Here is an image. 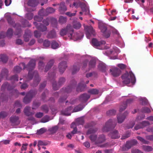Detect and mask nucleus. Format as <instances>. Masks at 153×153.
Segmentation results:
<instances>
[{
  "label": "nucleus",
  "mask_w": 153,
  "mask_h": 153,
  "mask_svg": "<svg viewBox=\"0 0 153 153\" xmlns=\"http://www.w3.org/2000/svg\"><path fill=\"white\" fill-rule=\"evenodd\" d=\"M60 34L62 36L67 34L70 39L74 41L80 39L83 36L82 33H74L72 27L70 25L67 26L66 29L62 30L60 32Z\"/></svg>",
  "instance_id": "f257e3e1"
},
{
  "label": "nucleus",
  "mask_w": 153,
  "mask_h": 153,
  "mask_svg": "<svg viewBox=\"0 0 153 153\" xmlns=\"http://www.w3.org/2000/svg\"><path fill=\"white\" fill-rule=\"evenodd\" d=\"M123 83L128 86L134 85L136 81L135 77L131 72H126L122 76Z\"/></svg>",
  "instance_id": "f03ea898"
},
{
  "label": "nucleus",
  "mask_w": 153,
  "mask_h": 153,
  "mask_svg": "<svg viewBox=\"0 0 153 153\" xmlns=\"http://www.w3.org/2000/svg\"><path fill=\"white\" fill-rule=\"evenodd\" d=\"M96 131V129L93 127L91 128L87 131V134H91L90 137L91 140L92 142H95L96 144H98L99 143H102L105 141V137L104 135H102L97 138L96 136L94 134Z\"/></svg>",
  "instance_id": "7ed1b4c3"
},
{
  "label": "nucleus",
  "mask_w": 153,
  "mask_h": 153,
  "mask_svg": "<svg viewBox=\"0 0 153 153\" xmlns=\"http://www.w3.org/2000/svg\"><path fill=\"white\" fill-rule=\"evenodd\" d=\"M84 121L82 118H78L76 120L75 123H73L71 125V127L74 128L73 130L71 132V133H68L66 135V137L69 138L71 139L72 137V134H74L77 133V130L76 129V126H79V125H82L83 124Z\"/></svg>",
  "instance_id": "20e7f679"
},
{
  "label": "nucleus",
  "mask_w": 153,
  "mask_h": 153,
  "mask_svg": "<svg viewBox=\"0 0 153 153\" xmlns=\"http://www.w3.org/2000/svg\"><path fill=\"white\" fill-rule=\"evenodd\" d=\"M120 52V50L117 48L116 47H114L110 50L109 52L105 51H104L103 53L106 55L110 56L111 59H118L117 56Z\"/></svg>",
  "instance_id": "39448f33"
},
{
  "label": "nucleus",
  "mask_w": 153,
  "mask_h": 153,
  "mask_svg": "<svg viewBox=\"0 0 153 153\" xmlns=\"http://www.w3.org/2000/svg\"><path fill=\"white\" fill-rule=\"evenodd\" d=\"M105 41H98L97 39H92L91 44V45L96 48L99 49H104L108 48L105 45Z\"/></svg>",
  "instance_id": "423d86ee"
},
{
  "label": "nucleus",
  "mask_w": 153,
  "mask_h": 153,
  "mask_svg": "<svg viewBox=\"0 0 153 153\" xmlns=\"http://www.w3.org/2000/svg\"><path fill=\"white\" fill-rule=\"evenodd\" d=\"M84 108V106L82 105H79L78 106L75 107L72 110V108L71 107H69L65 111H62L61 114L63 115L69 116L71 114V112H76L82 110Z\"/></svg>",
  "instance_id": "0eeeda50"
},
{
  "label": "nucleus",
  "mask_w": 153,
  "mask_h": 153,
  "mask_svg": "<svg viewBox=\"0 0 153 153\" xmlns=\"http://www.w3.org/2000/svg\"><path fill=\"white\" fill-rule=\"evenodd\" d=\"M71 7H75L76 8L80 7L82 9V11L83 13H85V15L88 14L89 13V10L87 6L83 3H81L80 2H74L73 5L70 4Z\"/></svg>",
  "instance_id": "6e6552de"
},
{
  "label": "nucleus",
  "mask_w": 153,
  "mask_h": 153,
  "mask_svg": "<svg viewBox=\"0 0 153 153\" xmlns=\"http://www.w3.org/2000/svg\"><path fill=\"white\" fill-rule=\"evenodd\" d=\"M108 72L110 74L115 77L119 76L121 73L120 70L114 66L110 67Z\"/></svg>",
  "instance_id": "1a4fd4ad"
},
{
  "label": "nucleus",
  "mask_w": 153,
  "mask_h": 153,
  "mask_svg": "<svg viewBox=\"0 0 153 153\" xmlns=\"http://www.w3.org/2000/svg\"><path fill=\"white\" fill-rule=\"evenodd\" d=\"M99 27L105 37L107 38L110 36L111 32L109 30H107L105 25L100 24L99 25Z\"/></svg>",
  "instance_id": "9d476101"
},
{
  "label": "nucleus",
  "mask_w": 153,
  "mask_h": 153,
  "mask_svg": "<svg viewBox=\"0 0 153 153\" xmlns=\"http://www.w3.org/2000/svg\"><path fill=\"white\" fill-rule=\"evenodd\" d=\"M43 22L44 24V25H42L40 24H38L36 22H34L33 23L37 29L40 30L42 31H44L47 30L46 26L48 25V21L46 19V20H43Z\"/></svg>",
  "instance_id": "9b49d317"
},
{
  "label": "nucleus",
  "mask_w": 153,
  "mask_h": 153,
  "mask_svg": "<svg viewBox=\"0 0 153 153\" xmlns=\"http://www.w3.org/2000/svg\"><path fill=\"white\" fill-rule=\"evenodd\" d=\"M115 125V122L114 120L110 119L106 122L103 128L104 131H106L108 130V128L113 127Z\"/></svg>",
  "instance_id": "f8f14e48"
},
{
  "label": "nucleus",
  "mask_w": 153,
  "mask_h": 153,
  "mask_svg": "<svg viewBox=\"0 0 153 153\" xmlns=\"http://www.w3.org/2000/svg\"><path fill=\"white\" fill-rule=\"evenodd\" d=\"M86 31V35L88 39H90L92 36L94 35V31L91 26H86L85 27Z\"/></svg>",
  "instance_id": "ddd939ff"
},
{
  "label": "nucleus",
  "mask_w": 153,
  "mask_h": 153,
  "mask_svg": "<svg viewBox=\"0 0 153 153\" xmlns=\"http://www.w3.org/2000/svg\"><path fill=\"white\" fill-rule=\"evenodd\" d=\"M35 65V62L34 60L32 59L30 61L27 65V68L29 70L28 77L30 79L32 78L33 76L30 75V70H32L34 68Z\"/></svg>",
  "instance_id": "4468645a"
},
{
  "label": "nucleus",
  "mask_w": 153,
  "mask_h": 153,
  "mask_svg": "<svg viewBox=\"0 0 153 153\" xmlns=\"http://www.w3.org/2000/svg\"><path fill=\"white\" fill-rule=\"evenodd\" d=\"M35 94V92H33L32 91H30L28 93L25 97L24 98L23 101L24 103H27L29 102L33 95Z\"/></svg>",
  "instance_id": "2eb2a0df"
},
{
  "label": "nucleus",
  "mask_w": 153,
  "mask_h": 153,
  "mask_svg": "<svg viewBox=\"0 0 153 153\" xmlns=\"http://www.w3.org/2000/svg\"><path fill=\"white\" fill-rule=\"evenodd\" d=\"M58 67L60 72L63 73L67 67L66 62L65 61H62L60 62Z\"/></svg>",
  "instance_id": "dca6fc26"
},
{
  "label": "nucleus",
  "mask_w": 153,
  "mask_h": 153,
  "mask_svg": "<svg viewBox=\"0 0 153 153\" xmlns=\"http://www.w3.org/2000/svg\"><path fill=\"white\" fill-rule=\"evenodd\" d=\"M137 143V141L134 140H132L130 141H127L126 142L125 146L127 149H130L132 146L136 144Z\"/></svg>",
  "instance_id": "f3484780"
},
{
  "label": "nucleus",
  "mask_w": 153,
  "mask_h": 153,
  "mask_svg": "<svg viewBox=\"0 0 153 153\" xmlns=\"http://www.w3.org/2000/svg\"><path fill=\"white\" fill-rule=\"evenodd\" d=\"M128 114V113L126 112L124 114L122 115H119L117 116L118 122L119 123H122L124 120L126 116Z\"/></svg>",
  "instance_id": "a211bd4d"
},
{
  "label": "nucleus",
  "mask_w": 153,
  "mask_h": 153,
  "mask_svg": "<svg viewBox=\"0 0 153 153\" xmlns=\"http://www.w3.org/2000/svg\"><path fill=\"white\" fill-rule=\"evenodd\" d=\"M132 101V100L130 99L128 100L126 103H123L120 107V111L121 112L123 110H124L127 107V104L130 103Z\"/></svg>",
  "instance_id": "6ab92c4d"
},
{
  "label": "nucleus",
  "mask_w": 153,
  "mask_h": 153,
  "mask_svg": "<svg viewBox=\"0 0 153 153\" xmlns=\"http://www.w3.org/2000/svg\"><path fill=\"white\" fill-rule=\"evenodd\" d=\"M67 10V8L63 2L61 3L59 8V10L61 13H63Z\"/></svg>",
  "instance_id": "aec40b11"
},
{
  "label": "nucleus",
  "mask_w": 153,
  "mask_h": 153,
  "mask_svg": "<svg viewBox=\"0 0 153 153\" xmlns=\"http://www.w3.org/2000/svg\"><path fill=\"white\" fill-rule=\"evenodd\" d=\"M10 121L12 123L16 125H18L19 123V118L18 117L13 116L11 117L10 118Z\"/></svg>",
  "instance_id": "412c9836"
},
{
  "label": "nucleus",
  "mask_w": 153,
  "mask_h": 153,
  "mask_svg": "<svg viewBox=\"0 0 153 153\" xmlns=\"http://www.w3.org/2000/svg\"><path fill=\"white\" fill-rule=\"evenodd\" d=\"M111 138L113 139H116L120 137L117 131L115 130L112 132L110 134Z\"/></svg>",
  "instance_id": "4be33fe9"
},
{
  "label": "nucleus",
  "mask_w": 153,
  "mask_h": 153,
  "mask_svg": "<svg viewBox=\"0 0 153 153\" xmlns=\"http://www.w3.org/2000/svg\"><path fill=\"white\" fill-rule=\"evenodd\" d=\"M142 126H136L134 128L136 130H137L139 128H142L145 126H148L149 125V123L146 121H143L141 124Z\"/></svg>",
  "instance_id": "5701e85b"
},
{
  "label": "nucleus",
  "mask_w": 153,
  "mask_h": 153,
  "mask_svg": "<svg viewBox=\"0 0 153 153\" xmlns=\"http://www.w3.org/2000/svg\"><path fill=\"white\" fill-rule=\"evenodd\" d=\"M38 1L36 0H29L28 2V5L32 7H35L37 5Z\"/></svg>",
  "instance_id": "b1692460"
},
{
  "label": "nucleus",
  "mask_w": 153,
  "mask_h": 153,
  "mask_svg": "<svg viewBox=\"0 0 153 153\" xmlns=\"http://www.w3.org/2000/svg\"><path fill=\"white\" fill-rule=\"evenodd\" d=\"M90 97L89 95L86 94H84L82 95L80 97V100L84 101H86Z\"/></svg>",
  "instance_id": "393cba45"
},
{
  "label": "nucleus",
  "mask_w": 153,
  "mask_h": 153,
  "mask_svg": "<svg viewBox=\"0 0 153 153\" xmlns=\"http://www.w3.org/2000/svg\"><path fill=\"white\" fill-rule=\"evenodd\" d=\"M98 68L99 70L102 71L103 72L105 71L106 69V66L105 64L102 63H100L99 65L98 66Z\"/></svg>",
  "instance_id": "a878e982"
},
{
  "label": "nucleus",
  "mask_w": 153,
  "mask_h": 153,
  "mask_svg": "<svg viewBox=\"0 0 153 153\" xmlns=\"http://www.w3.org/2000/svg\"><path fill=\"white\" fill-rule=\"evenodd\" d=\"M96 60L95 58H92L89 63V66L91 68L94 67L96 63Z\"/></svg>",
  "instance_id": "bb28decb"
},
{
  "label": "nucleus",
  "mask_w": 153,
  "mask_h": 153,
  "mask_svg": "<svg viewBox=\"0 0 153 153\" xmlns=\"http://www.w3.org/2000/svg\"><path fill=\"white\" fill-rule=\"evenodd\" d=\"M8 59L7 56L4 55H0V61L3 62H6Z\"/></svg>",
  "instance_id": "cd10ccee"
},
{
  "label": "nucleus",
  "mask_w": 153,
  "mask_h": 153,
  "mask_svg": "<svg viewBox=\"0 0 153 153\" xmlns=\"http://www.w3.org/2000/svg\"><path fill=\"white\" fill-rule=\"evenodd\" d=\"M30 108L29 107H26L24 110V113L27 116L32 115L33 113L30 111Z\"/></svg>",
  "instance_id": "c85d7f7f"
},
{
  "label": "nucleus",
  "mask_w": 153,
  "mask_h": 153,
  "mask_svg": "<svg viewBox=\"0 0 153 153\" xmlns=\"http://www.w3.org/2000/svg\"><path fill=\"white\" fill-rule=\"evenodd\" d=\"M59 45L55 41H53L51 43V47L53 49H56L59 47Z\"/></svg>",
  "instance_id": "c756f323"
},
{
  "label": "nucleus",
  "mask_w": 153,
  "mask_h": 153,
  "mask_svg": "<svg viewBox=\"0 0 153 153\" xmlns=\"http://www.w3.org/2000/svg\"><path fill=\"white\" fill-rule=\"evenodd\" d=\"M28 145L27 143H25L22 144L21 149V153H25V151L27 150V146Z\"/></svg>",
  "instance_id": "7c9ffc66"
},
{
  "label": "nucleus",
  "mask_w": 153,
  "mask_h": 153,
  "mask_svg": "<svg viewBox=\"0 0 153 153\" xmlns=\"http://www.w3.org/2000/svg\"><path fill=\"white\" fill-rule=\"evenodd\" d=\"M56 37V34L54 30H53L48 34V38H53Z\"/></svg>",
  "instance_id": "2f4dec72"
},
{
  "label": "nucleus",
  "mask_w": 153,
  "mask_h": 153,
  "mask_svg": "<svg viewBox=\"0 0 153 153\" xmlns=\"http://www.w3.org/2000/svg\"><path fill=\"white\" fill-rule=\"evenodd\" d=\"M66 18L65 17L60 16L59 19V22L61 24L65 23L66 22Z\"/></svg>",
  "instance_id": "473e14b6"
},
{
  "label": "nucleus",
  "mask_w": 153,
  "mask_h": 153,
  "mask_svg": "<svg viewBox=\"0 0 153 153\" xmlns=\"http://www.w3.org/2000/svg\"><path fill=\"white\" fill-rule=\"evenodd\" d=\"M88 92L91 94H98V91L96 89H92L88 91Z\"/></svg>",
  "instance_id": "72a5a7b5"
},
{
  "label": "nucleus",
  "mask_w": 153,
  "mask_h": 153,
  "mask_svg": "<svg viewBox=\"0 0 153 153\" xmlns=\"http://www.w3.org/2000/svg\"><path fill=\"white\" fill-rule=\"evenodd\" d=\"M58 129V127L57 126H55L51 130H48V134L51 133L53 134L56 132Z\"/></svg>",
  "instance_id": "f704fd0d"
},
{
  "label": "nucleus",
  "mask_w": 153,
  "mask_h": 153,
  "mask_svg": "<svg viewBox=\"0 0 153 153\" xmlns=\"http://www.w3.org/2000/svg\"><path fill=\"white\" fill-rule=\"evenodd\" d=\"M46 131L47 129L45 128H42L38 130L37 131V133L38 134H41L45 132Z\"/></svg>",
  "instance_id": "c9c22d12"
},
{
  "label": "nucleus",
  "mask_w": 153,
  "mask_h": 153,
  "mask_svg": "<svg viewBox=\"0 0 153 153\" xmlns=\"http://www.w3.org/2000/svg\"><path fill=\"white\" fill-rule=\"evenodd\" d=\"M143 148L144 150L146 151H150L152 150V148L150 146H143Z\"/></svg>",
  "instance_id": "e433bc0d"
},
{
  "label": "nucleus",
  "mask_w": 153,
  "mask_h": 153,
  "mask_svg": "<svg viewBox=\"0 0 153 153\" xmlns=\"http://www.w3.org/2000/svg\"><path fill=\"white\" fill-rule=\"evenodd\" d=\"M45 145V144L43 141H39L38 144V146L39 147V150H41V146Z\"/></svg>",
  "instance_id": "4c0bfd02"
},
{
  "label": "nucleus",
  "mask_w": 153,
  "mask_h": 153,
  "mask_svg": "<svg viewBox=\"0 0 153 153\" xmlns=\"http://www.w3.org/2000/svg\"><path fill=\"white\" fill-rule=\"evenodd\" d=\"M81 26V25L79 22L76 23L74 25V27L76 29H79Z\"/></svg>",
  "instance_id": "58836bf2"
},
{
  "label": "nucleus",
  "mask_w": 153,
  "mask_h": 153,
  "mask_svg": "<svg viewBox=\"0 0 153 153\" xmlns=\"http://www.w3.org/2000/svg\"><path fill=\"white\" fill-rule=\"evenodd\" d=\"M141 99L143 105H146L147 104L148 102V100L145 98H141Z\"/></svg>",
  "instance_id": "ea45409f"
},
{
  "label": "nucleus",
  "mask_w": 153,
  "mask_h": 153,
  "mask_svg": "<svg viewBox=\"0 0 153 153\" xmlns=\"http://www.w3.org/2000/svg\"><path fill=\"white\" fill-rule=\"evenodd\" d=\"M13 34V30L11 29H9L7 32V35L8 36H10Z\"/></svg>",
  "instance_id": "a19ab883"
},
{
  "label": "nucleus",
  "mask_w": 153,
  "mask_h": 153,
  "mask_svg": "<svg viewBox=\"0 0 153 153\" xmlns=\"http://www.w3.org/2000/svg\"><path fill=\"white\" fill-rule=\"evenodd\" d=\"M137 138L138 140H140L141 142L143 143H144L145 144H148V142L146 141L145 140L143 139L142 138L140 137H137Z\"/></svg>",
  "instance_id": "79ce46f5"
},
{
  "label": "nucleus",
  "mask_w": 153,
  "mask_h": 153,
  "mask_svg": "<svg viewBox=\"0 0 153 153\" xmlns=\"http://www.w3.org/2000/svg\"><path fill=\"white\" fill-rule=\"evenodd\" d=\"M8 74V71L6 69H3L1 75L3 76H6Z\"/></svg>",
  "instance_id": "37998d69"
},
{
  "label": "nucleus",
  "mask_w": 153,
  "mask_h": 153,
  "mask_svg": "<svg viewBox=\"0 0 153 153\" xmlns=\"http://www.w3.org/2000/svg\"><path fill=\"white\" fill-rule=\"evenodd\" d=\"M27 18L29 20L31 19L33 17V14L31 13H29L26 15Z\"/></svg>",
  "instance_id": "c03bdc74"
},
{
  "label": "nucleus",
  "mask_w": 153,
  "mask_h": 153,
  "mask_svg": "<svg viewBox=\"0 0 153 153\" xmlns=\"http://www.w3.org/2000/svg\"><path fill=\"white\" fill-rule=\"evenodd\" d=\"M142 110L143 112L145 113H149L150 112V109L147 107L143 108Z\"/></svg>",
  "instance_id": "a18cd8bd"
},
{
  "label": "nucleus",
  "mask_w": 153,
  "mask_h": 153,
  "mask_svg": "<svg viewBox=\"0 0 153 153\" xmlns=\"http://www.w3.org/2000/svg\"><path fill=\"white\" fill-rule=\"evenodd\" d=\"M132 153H143L142 152L136 149H133L132 150Z\"/></svg>",
  "instance_id": "49530a36"
},
{
  "label": "nucleus",
  "mask_w": 153,
  "mask_h": 153,
  "mask_svg": "<svg viewBox=\"0 0 153 153\" xmlns=\"http://www.w3.org/2000/svg\"><path fill=\"white\" fill-rule=\"evenodd\" d=\"M85 84H80L79 85L78 88H80V91H82L83 90V88H84L85 87Z\"/></svg>",
  "instance_id": "de8ad7c7"
},
{
  "label": "nucleus",
  "mask_w": 153,
  "mask_h": 153,
  "mask_svg": "<svg viewBox=\"0 0 153 153\" xmlns=\"http://www.w3.org/2000/svg\"><path fill=\"white\" fill-rule=\"evenodd\" d=\"M42 110L45 112L47 113L48 112V108L47 105H44L42 107Z\"/></svg>",
  "instance_id": "09e8293b"
},
{
  "label": "nucleus",
  "mask_w": 153,
  "mask_h": 153,
  "mask_svg": "<svg viewBox=\"0 0 153 153\" xmlns=\"http://www.w3.org/2000/svg\"><path fill=\"white\" fill-rule=\"evenodd\" d=\"M117 66L120 68L122 69H124L126 67L125 65L123 64H117Z\"/></svg>",
  "instance_id": "8fccbe9b"
},
{
  "label": "nucleus",
  "mask_w": 153,
  "mask_h": 153,
  "mask_svg": "<svg viewBox=\"0 0 153 153\" xmlns=\"http://www.w3.org/2000/svg\"><path fill=\"white\" fill-rule=\"evenodd\" d=\"M21 68L19 66H16L14 68V70L17 72H19L21 70Z\"/></svg>",
  "instance_id": "3c124183"
},
{
  "label": "nucleus",
  "mask_w": 153,
  "mask_h": 153,
  "mask_svg": "<svg viewBox=\"0 0 153 153\" xmlns=\"http://www.w3.org/2000/svg\"><path fill=\"white\" fill-rule=\"evenodd\" d=\"M43 115V113L42 112H38L37 113L36 115V117L37 118H41Z\"/></svg>",
  "instance_id": "603ef678"
},
{
  "label": "nucleus",
  "mask_w": 153,
  "mask_h": 153,
  "mask_svg": "<svg viewBox=\"0 0 153 153\" xmlns=\"http://www.w3.org/2000/svg\"><path fill=\"white\" fill-rule=\"evenodd\" d=\"M54 62V60L53 59L51 60L48 62V68L53 65Z\"/></svg>",
  "instance_id": "864d4df0"
},
{
  "label": "nucleus",
  "mask_w": 153,
  "mask_h": 153,
  "mask_svg": "<svg viewBox=\"0 0 153 153\" xmlns=\"http://www.w3.org/2000/svg\"><path fill=\"white\" fill-rule=\"evenodd\" d=\"M9 86V85L7 83L5 84L2 85L1 86V89L2 90H3L4 88H7V89H8Z\"/></svg>",
  "instance_id": "5fc2aeb1"
},
{
  "label": "nucleus",
  "mask_w": 153,
  "mask_h": 153,
  "mask_svg": "<svg viewBox=\"0 0 153 153\" xmlns=\"http://www.w3.org/2000/svg\"><path fill=\"white\" fill-rule=\"evenodd\" d=\"M40 105V104L39 103H34L33 105V109H35L38 108Z\"/></svg>",
  "instance_id": "6e6d98bb"
},
{
  "label": "nucleus",
  "mask_w": 153,
  "mask_h": 153,
  "mask_svg": "<svg viewBox=\"0 0 153 153\" xmlns=\"http://www.w3.org/2000/svg\"><path fill=\"white\" fill-rule=\"evenodd\" d=\"M95 75V74L94 73H88L86 74V77L87 78L93 76Z\"/></svg>",
  "instance_id": "4d7b16f0"
},
{
  "label": "nucleus",
  "mask_w": 153,
  "mask_h": 153,
  "mask_svg": "<svg viewBox=\"0 0 153 153\" xmlns=\"http://www.w3.org/2000/svg\"><path fill=\"white\" fill-rule=\"evenodd\" d=\"M11 2V0H5V4L6 6L9 5Z\"/></svg>",
  "instance_id": "13d9d810"
},
{
  "label": "nucleus",
  "mask_w": 153,
  "mask_h": 153,
  "mask_svg": "<svg viewBox=\"0 0 153 153\" xmlns=\"http://www.w3.org/2000/svg\"><path fill=\"white\" fill-rule=\"evenodd\" d=\"M41 121L42 123H45L48 121V117L47 116L43 118L42 119Z\"/></svg>",
  "instance_id": "bf43d9fd"
},
{
  "label": "nucleus",
  "mask_w": 153,
  "mask_h": 153,
  "mask_svg": "<svg viewBox=\"0 0 153 153\" xmlns=\"http://www.w3.org/2000/svg\"><path fill=\"white\" fill-rule=\"evenodd\" d=\"M79 70V68L76 66H74L73 68V73L74 74L75 72L77 71H78Z\"/></svg>",
  "instance_id": "052dcab7"
},
{
  "label": "nucleus",
  "mask_w": 153,
  "mask_h": 153,
  "mask_svg": "<svg viewBox=\"0 0 153 153\" xmlns=\"http://www.w3.org/2000/svg\"><path fill=\"white\" fill-rule=\"evenodd\" d=\"M57 85L56 84V82L53 84V89L55 90H57L58 89V87H57Z\"/></svg>",
  "instance_id": "680f3d73"
},
{
  "label": "nucleus",
  "mask_w": 153,
  "mask_h": 153,
  "mask_svg": "<svg viewBox=\"0 0 153 153\" xmlns=\"http://www.w3.org/2000/svg\"><path fill=\"white\" fill-rule=\"evenodd\" d=\"M35 36L36 37H38L40 36V34L37 31H35L34 32Z\"/></svg>",
  "instance_id": "e2e57ef3"
},
{
  "label": "nucleus",
  "mask_w": 153,
  "mask_h": 153,
  "mask_svg": "<svg viewBox=\"0 0 153 153\" xmlns=\"http://www.w3.org/2000/svg\"><path fill=\"white\" fill-rule=\"evenodd\" d=\"M34 19L35 20L38 21H40L41 20H42V18L38 16H36L34 17Z\"/></svg>",
  "instance_id": "0e129e2a"
},
{
  "label": "nucleus",
  "mask_w": 153,
  "mask_h": 153,
  "mask_svg": "<svg viewBox=\"0 0 153 153\" xmlns=\"http://www.w3.org/2000/svg\"><path fill=\"white\" fill-rule=\"evenodd\" d=\"M54 10L51 7H48V13H52L54 12Z\"/></svg>",
  "instance_id": "69168bd1"
},
{
  "label": "nucleus",
  "mask_w": 153,
  "mask_h": 153,
  "mask_svg": "<svg viewBox=\"0 0 153 153\" xmlns=\"http://www.w3.org/2000/svg\"><path fill=\"white\" fill-rule=\"evenodd\" d=\"M11 79L14 80V81H17L18 80V77L17 75H15L12 76Z\"/></svg>",
  "instance_id": "338daca9"
},
{
  "label": "nucleus",
  "mask_w": 153,
  "mask_h": 153,
  "mask_svg": "<svg viewBox=\"0 0 153 153\" xmlns=\"http://www.w3.org/2000/svg\"><path fill=\"white\" fill-rule=\"evenodd\" d=\"M2 142L5 144H9L10 142V140H3Z\"/></svg>",
  "instance_id": "774afa93"
}]
</instances>
